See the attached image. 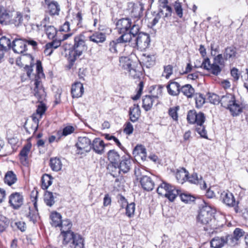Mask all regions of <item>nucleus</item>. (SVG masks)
<instances>
[{
	"instance_id": "nucleus-23",
	"label": "nucleus",
	"mask_w": 248,
	"mask_h": 248,
	"mask_svg": "<svg viewBox=\"0 0 248 248\" xmlns=\"http://www.w3.org/2000/svg\"><path fill=\"white\" fill-rule=\"evenodd\" d=\"M10 11H0V23L1 24H6L7 23H10L12 17H13L14 12Z\"/></svg>"
},
{
	"instance_id": "nucleus-14",
	"label": "nucleus",
	"mask_w": 248,
	"mask_h": 248,
	"mask_svg": "<svg viewBox=\"0 0 248 248\" xmlns=\"http://www.w3.org/2000/svg\"><path fill=\"white\" fill-rule=\"evenodd\" d=\"M105 147L104 141L99 138L94 139L91 143V149L99 155H102L104 153Z\"/></svg>"
},
{
	"instance_id": "nucleus-64",
	"label": "nucleus",
	"mask_w": 248,
	"mask_h": 248,
	"mask_svg": "<svg viewBox=\"0 0 248 248\" xmlns=\"http://www.w3.org/2000/svg\"><path fill=\"white\" fill-rule=\"evenodd\" d=\"M244 234L243 230L239 228H236L232 234L239 241V239Z\"/></svg>"
},
{
	"instance_id": "nucleus-36",
	"label": "nucleus",
	"mask_w": 248,
	"mask_h": 248,
	"mask_svg": "<svg viewBox=\"0 0 248 248\" xmlns=\"http://www.w3.org/2000/svg\"><path fill=\"white\" fill-rule=\"evenodd\" d=\"M17 181L16 175L12 171L7 172L4 177V182L9 186L15 184Z\"/></svg>"
},
{
	"instance_id": "nucleus-4",
	"label": "nucleus",
	"mask_w": 248,
	"mask_h": 248,
	"mask_svg": "<svg viewBox=\"0 0 248 248\" xmlns=\"http://www.w3.org/2000/svg\"><path fill=\"white\" fill-rule=\"evenodd\" d=\"M197 220L201 224L208 225L207 227L204 228L205 231H208L209 228L211 230L217 228L215 225L216 221L215 218H212V212L209 207H204L201 209Z\"/></svg>"
},
{
	"instance_id": "nucleus-24",
	"label": "nucleus",
	"mask_w": 248,
	"mask_h": 248,
	"mask_svg": "<svg viewBox=\"0 0 248 248\" xmlns=\"http://www.w3.org/2000/svg\"><path fill=\"white\" fill-rule=\"evenodd\" d=\"M118 166L120 169L121 173H126L130 170L131 166V161L129 158H123L122 160L118 163Z\"/></svg>"
},
{
	"instance_id": "nucleus-27",
	"label": "nucleus",
	"mask_w": 248,
	"mask_h": 248,
	"mask_svg": "<svg viewBox=\"0 0 248 248\" xmlns=\"http://www.w3.org/2000/svg\"><path fill=\"white\" fill-rule=\"evenodd\" d=\"M225 236L215 237L213 238L211 242V246L214 248H221L226 244Z\"/></svg>"
},
{
	"instance_id": "nucleus-17",
	"label": "nucleus",
	"mask_w": 248,
	"mask_h": 248,
	"mask_svg": "<svg viewBox=\"0 0 248 248\" xmlns=\"http://www.w3.org/2000/svg\"><path fill=\"white\" fill-rule=\"evenodd\" d=\"M237 54L236 48L233 46H230L225 49L223 55L226 61H232L236 58Z\"/></svg>"
},
{
	"instance_id": "nucleus-8",
	"label": "nucleus",
	"mask_w": 248,
	"mask_h": 248,
	"mask_svg": "<svg viewBox=\"0 0 248 248\" xmlns=\"http://www.w3.org/2000/svg\"><path fill=\"white\" fill-rule=\"evenodd\" d=\"M23 196L21 193H13L9 197V203L14 209H19L23 204Z\"/></svg>"
},
{
	"instance_id": "nucleus-55",
	"label": "nucleus",
	"mask_w": 248,
	"mask_h": 248,
	"mask_svg": "<svg viewBox=\"0 0 248 248\" xmlns=\"http://www.w3.org/2000/svg\"><path fill=\"white\" fill-rule=\"evenodd\" d=\"M226 244L231 247H233L238 243V241L232 235H228L225 236Z\"/></svg>"
},
{
	"instance_id": "nucleus-41",
	"label": "nucleus",
	"mask_w": 248,
	"mask_h": 248,
	"mask_svg": "<svg viewBox=\"0 0 248 248\" xmlns=\"http://www.w3.org/2000/svg\"><path fill=\"white\" fill-rule=\"evenodd\" d=\"M171 186L172 185L165 182H163L157 187V192L160 195L164 196L166 193L169 190L170 188H172Z\"/></svg>"
},
{
	"instance_id": "nucleus-61",
	"label": "nucleus",
	"mask_w": 248,
	"mask_h": 248,
	"mask_svg": "<svg viewBox=\"0 0 248 248\" xmlns=\"http://www.w3.org/2000/svg\"><path fill=\"white\" fill-rule=\"evenodd\" d=\"M196 119L195 124L198 125L200 124H203L205 120V117L203 113L200 112L196 113Z\"/></svg>"
},
{
	"instance_id": "nucleus-12",
	"label": "nucleus",
	"mask_w": 248,
	"mask_h": 248,
	"mask_svg": "<svg viewBox=\"0 0 248 248\" xmlns=\"http://www.w3.org/2000/svg\"><path fill=\"white\" fill-rule=\"evenodd\" d=\"M120 201L122 202V207L124 208V205H126L125 207V214L128 217H132L134 215V213L135 211V204L134 202H131L130 203H128L127 200L123 196H121L120 198Z\"/></svg>"
},
{
	"instance_id": "nucleus-31",
	"label": "nucleus",
	"mask_w": 248,
	"mask_h": 248,
	"mask_svg": "<svg viewBox=\"0 0 248 248\" xmlns=\"http://www.w3.org/2000/svg\"><path fill=\"white\" fill-rule=\"evenodd\" d=\"M37 77H36L35 78H37ZM35 78L34 85L35 88L34 89V95L38 99L39 101H40L42 99V96L43 95V93H44V90L42 88L40 85H41L40 80H39V78Z\"/></svg>"
},
{
	"instance_id": "nucleus-50",
	"label": "nucleus",
	"mask_w": 248,
	"mask_h": 248,
	"mask_svg": "<svg viewBox=\"0 0 248 248\" xmlns=\"http://www.w3.org/2000/svg\"><path fill=\"white\" fill-rule=\"evenodd\" d=\"M181 200L186 203H189L195 201V197L187 193L179 194Z\"/></svg>"
},
{
	"instance_id": "nucleus-51",
	"label": "nucleus",
	"mask_w": 248,
	"mask_h": 248,
	"mask_svg": "<svg viewBox=\"0 0 248 248\" xmlns=\"http://www.w3.org/2000/svg\"><path fill=\"white\" fill-rule=\"evenodd\" d=\"M203 124H200L197 125L196 127V131L202 137L207 139V132Z\"/></svg>"
},
{
	"instance_id": "nucleus-60",
	"label": "nucleus",
	"mask_w": 248,
	"mask_h": 248,
	"mask_svg": "<svg viewBox=\"0 0 248 248\" xmlns=\"http://www.w3.org/2000/svg\"><path fill=\"white\" fill-rule=\"evenodd\" d=\"M195 101L196 107L201 108L205 103V98L202 94L199 93L196 95Z\"/></svg>"
},
{
	"instance_id": "nucleus-5",
	"label": "nucleus",
	"mask_w": 248,
	"mask_h": 248,
	"mask_svg": "<svg viewBox=\"0 0 248 248\" xmlns=\"http://www.w3.org/2000/svg\"><path fill=\"white\" fill-rule=\"evenodd\" d=\"M133 25L131 19L128 18L121 19L116 23L117 29L122 35L130 34V32L133 28Z\"/></svg>"
},
{
	"instance_id": "nucleus-15",
	"label": "nucleus",
	"mask_w": 248,
	"mask_h": 248,
	"mask_svg": "<svg viewBox=\"0 0 248 248\" xmlns=\"http://www.w3.org/2000/svg\"><path fill=\"white\" fill-rule=\"evenodd\" d=\"M11 47V41L5 36L0 38V62L4 57V52Z\"/></svg>"
},
{
	"instance_id": "nucleus-7",
	"label": "nucleus",
	"mask_w": 248,
	"mask_h": 248,
	"mask_svg": "<svg viewBox=\"0 0 248 248\" xmlns=\"http://www.w3.org/2000/svg\"><path fill=\"white\" fill-rule=\"evenodd\" d=\"M130 39L131 38L129 35L126 34L121 35L116 40L110 42L109 44V50L111 53H117L118 52V48L121 45V44L128 43Z\"/></svg>"
},
{
	"instance_id": "nucleus-3",
	"label": "nucleus",
	"mask_w": 248,
	"mask_h": 248,
	"mask_svg": "<svg viewBox=\"0 0 248 248\" xmlns=\"http://www.w3.org/2000/svg\"><path fill=\"white\" fill-rule=\"evenodd\" d=\"M87 46L85 43V37L80 34L75 37L73 50L69 53V61L71 65L83 52L86 50Z\"/></svg>"
},
{
	"instance_id": "nucleus-49",
	"label": "nucleus",
	"mask_w": 248,
	"mask_h": 248,
	"mask_svg": "<svg viewBox=\"0 0 248 248\" xmlns=\"http://www.w3.org/2000/svg\"><path fill=\"white\" fill-rule=\"evenodd\" d=\"M207 99L209 102L214 104H218L220 103V97L216 94L208 93Z\"/></svg>"
},
{
	"instance_id": "nucleus-2",
	"label": "nucleus",
	"mask_w": 248,
	"mask_h": 248,
	"mask_svg": "<svg viewBox=\"0 0 248 248\" xmlns=\"http://www.w3.org/2000/svg\"><path fill=\"white\" fill-rule=\"evenodd\" d=\"M140 27L138 25L133 24V28L129 35L131 39L128 43L134 48L140 50H145L148 48L150 44V37L148 33L139 32Z\"/></svg>"
},
{
	"instance_id": "nucleus-39",
	"label": "nucleus",
	"mask_w": 248,
	"mask_h": 248,
	"mask_svg": "<svg viewBox=\"0 0 248 248\" xmlns=\"http://www.w3.org/2000/svg\"><path fill=\"white\" fill-rule=\"evenodd\" d=\"M51 224L52 226L57 227L60 226L62 222V216L57 212L52 213L50 215Z\"/></svg>"
},
{
	"instance_id": "nucleus-16",
	"label": "nucleus",
	"mask_w": 248,
	"mask_h": 248,
	"mask_svg": "<svg viewBox=\"0 0 248 248\" xmlns=\"http://www.w3.org/2000/svg\"><path fill=\"white\" fill-rule=\"evenodd\" d=\"M140 179V185L144 190L151 191L153 189L155 184L150 177L143 175Z\"/></svg>"
},
{
	"instance_id": "nucleus-1",
	"label": "nucleus",
	"mask_w": 248,
	"mask_h": 248,
	"mask_svg": "<svg viewBox=\"0 0 248 248\" xmlns=\"http://www.w3.org/2000/svg\"><path fill=\"white\" fill-rule=\"evenodd\" d=\"M72 223L69 219L62 220L59 227H61L62 233L63 234V244L67 248H83L84 240L79 234L75 233L70 229Z\"/></svg>"
},
{
	"instance_id": "nucleus-45",
	"label": "nucleus",
	"mask_w": 248,
	"mask_h": 248,
	"mask_svg": "<svg viewBox=\"0 0 248 248\" xmlns=\"http://www.w3.org/2000/svg\"><path fill=\"white\" fill-rule=\"evenodd\" d=\"M133 154L141 156L142 159H145L146 156V150L142 145H137L134 150Z\"/></svg>"
},
{
	"instance_id": "nucleus-34",
	"label": "nucleus",
	"mask_w": 248,
	"mask_h": 248,
	"mask_svg": "<svg viewBox=\"0 0 248 248\" xmlns=\"http://www.w3.org/2000/svg\"><path fill=\"white\" fill-rule=\"evenodd\" d=\"M50 166L52 170L58 171L62 169V164L59 158L54 157L50 159Z\"/></svg>"
},
{
	"instance_id": "nucleus-42",
	"label": "nucleus",
	"mask_w": 248,
	"mask_h": 248,
	"mask_svg": "<svg viewBox=\"0 0 248 248\" xmlns=\"http://www.w3.org/2000/svg\"><path fill=\"white\" fill-rule=\"evenodd\" d=\"M22 21L23 19L21 14L17 12H14L13 17H12L10 23L14 24L15 26L18 27L21 25Z\"/></svg>"
},
{
	"instance_id": "nucleus-62",
	"label": "nucleus",
	"mask_w": 248,
	"mask_h": 248,
	"mask_svg": "<svg viewBox=\"0 0 248 248\" xmlns=\"http://www.w3.org/2000/svg\"><path fill=\"white\" fill-rule=\"evenodd\" d=\"M75 131V128L72 126H67L65 127L62 132H61V134L62 136H67L72 133H73Z\"/></svg>"
},
{
	"instance_id": "nucleus-57",
	"label": "nucleus",
	"mask_w": 248,
	"mask_h": 248,
	"mask_svg": "<svg viewBox=\"0 0 248 248\" xmlns=\"http://www.w3.org/2000/svg\"><path fill=\"white\" fill-rule=\"evenodd\" d=\"M208 71H210L213 75H218L221 71V67L218 64L213 63Z\"/></svg>"
},
{
	"instance_id": "nucleus-10",
	"label": "nucleus",
	"mask_w": 248,
	"mask_h": 248,
	"mask_svg": "<svg viewBox=\"0 0 248 248\" xmlns=\"http://www.w3.org/2000/svg\"><path fill=\"white\" fill-rule=\"evenodd\" d=\"M181 85L174 80H170L166 86L168 93L171 96H177L180 93Z\"/></svg>"
},
{
	"instance_id": "nucleus-59",
	"label": "nucleus",
	"mask_w": 248,
	"mask_h": 248,
	"mask_svg": "<svg viewBox=\"0 0 248 248\" xmlns=\"http://www.w3.org/2000/svg\"><path fill=\"white\" fill-rule=\"evenodd\" d=\"M160 9L164 10V16H163V18L169 17L171 16L172 9L170 6L168 5L164 7H160L159 10Z\"/></svg>"
},
{
	"instance_id": "nucleus-48",
	"label": "nucleus",
	"mask_w": 248,
	"mask_h": 248,
	"mask_svg": "<svg viewBox=\"0 0 248 248\" xmlns=\"http://www.w3.org/2000/svg\"><path fill=\"white\" fill-rule=\"evenodd\" d=\"M173 7L177 16L180 18H182L183 16V9L182 3L178 1H176L173 4Z\"/></svg>"
},
{
	"instance_id": "nucleus-20",
	"label": "nucleus",
	"mask_w": 248,
	"mask_h": 248,
	"mask_svg": "<svg viewBox=\"0 0 248 248\" xmlns=\"http://www.w3.org/2000/svg\"><path fill=\"white\" fill-rule=\"evenodd\" d=\"M130 119L132 122H137L140 116V109L138 104H134L129 108Z\"/></svg>"
},
{
	"instance_id": "nucleus-43",
	"label": "nucleus",
	"mask_w": 248,
	"mask_h": 248,
	"mask_svg": "<svg viewBox=\"0 0 248 248\" xmlns=\"http://www.w3.org/2000/svg\"><path fill=\"white\" fill-rule=\"evenodd\" d=\"M107 169L110 174L114 177H117L121 173L118 164H109L108 165Z\"/></svg>"
},
{
	"instance_id": "nucleus-11",
	"label": "nucleus",
	"mask_w": 248,
	"mask_h": 248,
	"mask_svg": "<svg viewBox=\"0 0 248 248\" xmlns=\"http://www.w3.org/2000/svg\"><path fill=\"white\" fill-rule=\"evenodd\" d=\"M157 95H148L144 96L142 99V108L146 111L150 110L155 103L157 104Z\"/></svg>"
},
{
	"instance_id": "nucleus-30",
	"label": "nucleus",
	"mask_w": 248,
	"mask_h": 248,
	"mask_svg": "<svg viewBox=\"0 0 248 248\" xmlns=\"http://www.w3.org/2000/svg\"><path fill=\"white\" fill-rule=\"evenodd\" d=\"M227 108L229 109L233 116L239 115L242 111L241 106L237 102L235 99Z\"/></svg>"
},
{
	"instance_id": "nucleus-33",
	"label": "nucleus",
	"mask_w": 248,
	"mask_h": 248,
	"mask_svg": "<svg viewBox=\"0 0 248 248\" xmlns=\"http://www.w3.org/2000/svg\"><path fill=\"white\" fill-rule=\"evenodd\" d=\"M180 92L188 98H191L194 94L195 90L190 84H186L181 87Z\"/></svg>"
},
{
	"instance_id": "nucleus-52",
	"label": "nucleus",
	"mask_w": 248,
	"mask_h": 248,
	"mask_svg": "<svg viewBox=\"0 0 248 248\" xmlns=\"http://www.w3.org/2000/svg\"><path fill=\"white\" fill-rule=\"evenodd\" d=\"M197 112L195 110H190L188 111L187 114V120L188 122L190 124H195L196 119Z\"/></svg>"
},
{
	"instance_id": "nucleus-37",
	"label": "nucleus",
	"mask_w": 248,
	"mask_h": 248,
	"mask_svg": "<svg viewBox=\"0 0 248 248\" xmlns=\"http://www.w3.org/2000/svg\"><path fill=\"white\" fill-rule=\"evenodd\" d=\"M172 188H170L169 190L166 193L164 196L169 199V201L173 202L176 197L179 195L180 191L174 186H171Z\"/></svg>"
},
{
	"instance_id": "nucleus-40",
	"label": "nucleus",
	"mask_w": 248,
	"mask_h": 248,
	"mask_svg": "<svg viewBox=\"0 0 248 248\" xmlns=\"http://www.w3.org/2000/svg\"><path fill=\"white\" fill-rule=\"evenodd\" d=\"M53 178L48 174H44L42 177V187L44 189H47L51 184Z\"/></svg>"
},
{
	"instance_id": "nucleus-63",
	"label": "nucleus",
	"mask_w": 248,
	"mask_h": 248,
	"mask_svg": "<svg viewBox=\"0 0 248 248\" xmlns=\"http://www.w3.org/2000/svg\"><path fill=\"white\" fill-rule=\"evenodd\" d=\"M179 109L178 107L170 108L169 110V115L174 120H177L178 119V113L177 111Z\"/></svg>"
},
{
	"instance_id": "nucleus-47",
	"label": "nucleus",
	"mask_w": 248,
	"mask_h": 248,
	"mask_svg": "<svg viewBox=\"0 0 248 248\" xmlns=\"http://www.w3.org/2000/svg\"><path fill=\"white\" fill-rule=\"evenodd\" d=\"M45 31L47 37L49 39H54L57 34V30L53 26H47L45 27Z\"/></svg>"
},
{
	"instance_id": "nucleus-22",
	"label": "nucleus",
	"mask_w": 248,
	"mask_h": 248,
	"mask_svg": "<svg viewBox=\"0 0 248 248\" xmlns=\"http://www.w3.org/2000/svg\"><path fill=\"white\" fill-rule=\"evenodd\" d=\"M141 59L144 65L150 68L155 65L156 57L154 54H143Z\"/></svg>"
},
{
	"instance_id": "nucleus-38",
	"label": "nucleus",
	"mask_w": 248,
	"mask_h": 248,
	"mask_svg": "<svg viewBox=\"0 0 248 248\" xmlns=\"http://www.w3.org/2000/svg\"><path fill=\"white\" fill-rule=\"evenodd\" d=\"M31 149V145H25L20 152V159L21 163L25 165L26 164L28 154Z\"/></svg>"
},
{
	"instance_id": "nucleus-54",
	"label": "nucleus",
	"mask_w": 248,
	"mask_h": 248,
	"mask_svg": "<svg viewBox=\"0 0 248 248\" xmlns=\"http://www.w3.org/2000/svg\"><path fill=\"white\" fill-rule=\"evenodd\" d=\"M29 210L30 211L29 213L27 214V217L30 221L35 223L36 221L38 216L37 210L36 209L35 210H31L30 209H29Z\"/></svg>"
},
{
	"instance_id": "nucleus-6",
	"label": "nucleus",
	"mask_w": 248,
	"mask_h": 248,
	"mask_svg": "<svg viewBox=\"0 0 248 248\" xmlns=\"http://www.w3.org/2000/svg\"><path fill=\"white\" fill-rule=\"evenodd\" d=\"M76 146L78 154H82L84 152H88L91 150V141L88 137H80L78 139V141L76 143Z\"/></svg>"
},
{
	"instance_id": "nucleus-26",
	"label": "nucleus",
	"mask_w": 248,
	"mask_h": 248,
	"mask_svg": "<svg viewBox=\"0 0 248 248\" xmlns=\"http://www.w3.org/2000/svg\"><path fill=\"white\" fill-rule=\"evenodd\" d=\"M235 98L234 95L231 93H227L225 95L222 96L220 98V103L222 107L227 108L235 101Z\"/></svg>"
},
{
	"instance_id": "nucleus-44",
	"label": "nucleus",
	"mask_w": 248,
	"mask_h": 248,
	"mask_svg": "<svg viewBox=\"0 0 248 248\" xmlns=\"http://www.w3.org/2000/svg\"><path fill=\"white\" fill-rule=\"evenodd\" d=\"M44 201L46 204L51 207L55 203L54 198L52 192L46 191L44 195Z\"/></svg>"
},
{
	"instance_id": "nucleus-13",
	"label": "nucleus",
	"mask_w": 248,
	"mask_h": 248,
	"mask_svg": "<svg viewBox=\"0 0 248 248\" xmlns=\"http://www.w3.org/2000/svg\"><path fill=\"white\" fill-rule=\"evenodd\" d=\"M220 199L222 202L228 206H234L236 202L233 194L228 191H224L220 195Z\"/></svg>"
},
{
	"instance_id": "nucleus-46",
	"label": "nucleus",
	"mask_w": 248,
	"mask_h": 248,
	"mask_svg": "<svg viewBox=\"0 0 248 248\" xmlns=\"http://www.w3.org/2000/svg\"><path fill=\"white\" fill-rule=\"evenodd\" d=\"M127 71L131 77L134 79L139 78L141 75V72L137 68L135 64L129 68Z\"/></svg>"
},
{
	"instance_id": "nucleus-21",
	"label": "nucleus",
	"mask_w": 248,
	"mask_h": 248,
	"mask_svg": "<svg viewBox=\"0 0 248 248\" xmlns=\"http://www.w3.org/2000/svg\"><path fill=\"white\" fill-rule=\"evenodd\" d=\"M128 7L131 8V15L134 17H138L142 14L143 5L141 3H129Z\"/></svg>"
},
{
	"instance_id": "nucleus-28",
	"label": "nucleus",
	"mask_w": 248,
	"mask_h": 248,
	"mask_svg": "<svg viewBox=\"0 0 248 248\" xmlns=\"http://www.w3.org/2000/svg\"><path fill=\"white\" fill-rule=\"evenodd\" d=\"M188 171L183 168L178 170L175 174V177L177 181L181 184L188 180Z\"/></svg>"
},
{
	"instance_id": "nucleus-58",
	"label": "nucleus",
	"mask_w": 248,
	"mask_h": 248,
	"mask_svg": "<svg viewBox=\"0 0 248 248\" xmlns=\"http://www.w3.org/2000/svg\"><path fill=\"white\" fill-rule=\"evenodd\" d=\"M222 54H218L214 59L213 63L218 64L221 67L224 66V59Z\"/></svg>"
},
{
	"instance_id": "nucleus-53",
	"label": "nucleus",
	"mask_w": 248,
	"mask_h": 248,
	"mask_svg": "<svg viewBox=\"0 0 248 248\" xmlns=\"http://www.w3.org/2000/svg\"><path fill=\"white\" fill-rule=\"evenodd\" d=\"M173 67L172 65L169 64L164 67V71L162 73V76L165 77L166 78L168 79L172 74Z\"/></svg>"
},
{
	"instance_id": "nucleus-29",
	"label": "nucleus",
	"mask_w": 248,
	"mask_h": 248,
	"mask_svg": "<svg viewBox=\"0 0 248 248\" xmlns=\"http://www.w3.org/2000/svg\"><path fill=\"white\" fill-rule=\"evenodd\" d=\"M106 37V35L104 33L95 32L89 37V40L96 44L102 43L105 42Z\"/></svg>"
},
{
	"instance_id": "nucleus-18",
	"label": "nucleus",
	"mask_w": 248,
	"mask_h": 248,
	"mask_svg": "<svg viewBox=\"0 0 248 248\" xmlns=\"http://www.w3.org/2000/svg\"><path fill=\"white\" fill-rule=\"evenodd\" d=\"M84 93L83 84L80 82H77L73 84L71 87V94L73 98L81 97Z\"/></svg>"
},
{
	"instance_id": "nucleus-19",
	"label": "nucleus",
	"mask_w": 248,
	"mask_h": 248,
	"mask_svg": "<svg viewBox=\"0 0 248 248\" xmlns=\"http://www.w3.org/2000/svg\"><path fill=\"white\" fill-rule=\"evenodd\" d=\"M188 180L191 183L199 185L202 189L207 188L206 184L203 180L202 177L201 175L199 176L196 173H193L191 176L188 177Z\"/></svg>"
},
{
	"instance_id": "nucleus-35",
	"label": "nucleus",
	"mask_w": 248,
	"mask_h": 248,
	"mask_svg": "<svg viewBox=\"0 0 248 248\" xmlns=\"http://www.w3.org/2000/svg\"><path fill=\"white\" fill-rule=\"evenodd\" d=\"M108 158L110 162L109 164H118L120 161V155L114 150H111L108 152Z\"/></svg>"
},
{
	"instance_id": "nucleus-25",
	"label": "nucleus",
	"mask_w": 248,
	"mask_h": 248,
	"mask_svg": "<svg viewBox=\"0 0 248 248\" xmlns=\"http://www.w3.org/2000/svg\"><path fill=\"white\" fill-rule=\"evenodd\" d=\"M120 66L123 69L127 71L135 64V63L128 57L122 56L119 59Z\"/></svg>"
},
{
	"instance_id": "nucleus-56",
	"label": "nucleus",
	"mask_w": 248,
	"mask_h": 248,
	"mask_svg": "<svg viewBox=\"0 0 248 248\" xmlns=\"http://www.w3.org/2000/svg\"><path fill=\"white\" fill-rule=\"evenodd\" d=\"M36 73H37V78H43L45 76L43 70V67L42 65V63L40 61H37L36 63Z\"/></svg>"
},
{
	"instance_id": "nucleus-32",
	"label": "nucleus",
	"mask_w": 248,
	"mask_h": 248,
	"mask_svg": "<svg viewBox=\"0 0 248 248\" xmlns=\"http://www.w3.org/2000/svg\"><path fill=\"white\" fill-rule=\"evenodd\" d=\"M48 12L51 16L59 15L61 8L57 1H52L48 4Z\"/></svg>"
},
{
	"instance_id": "nucleus-9",
	"label": "nucleus",
	"mask_w": 248,
	"mask_h": 248,
	"mask_svg": "<svg viewBox=\"0 0 248 248\" xmlns=\"http://www.w3.org/2000/svg\"><path fill=\"white\" fill-rule=\"evenodd\" d=\"M12 49L15 53L22 54L27 50L25 40L15 39L13 41Z\"/></svg>"
}]
</instances>
